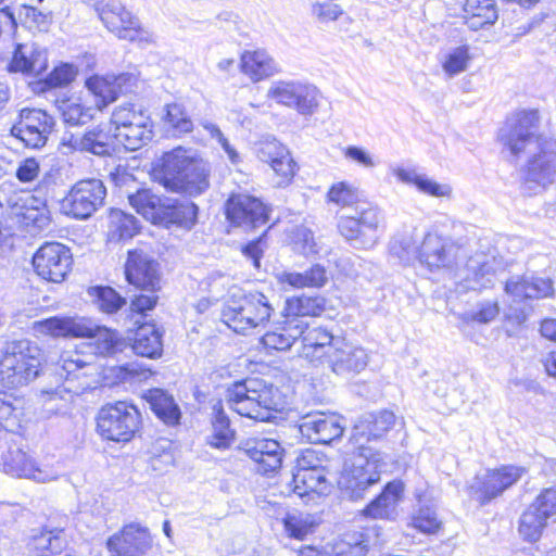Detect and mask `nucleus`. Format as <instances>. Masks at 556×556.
<instances>
[{"label": "nucleus", "instance_id": "obj_64", "mask_svg": "<svg viewBox=\"0 0 556 556\" xmlns=\"http://www.w3.org/2000/svg\"><path fill=\"white\" fill-rule=\"evenodd\" d=\"M368 264L369 263L357 255L342 256L337 261V267L339 270L351 278H356L363 275V267Z\"/></svg>", "mask_w": 556, "mask_h": 556}, {"label": "nucleus", "instance_id": "obj_32", "mask_svg": "<svg viewBox=\"0 0 556 556\" xmlns=\"http://www.w3.org/2000/svg\"><path fill=\"white\" fill-rule=\"evenodd\" d=\"M403 493L404 483L401 480L388 482L381 493L362 510L363 516L371 519H390Z\"/></svg>", "mask_w": 556, "mask_h": 556}, {"label": "nucleus", "instance_id": "obj_62", "mask_svg": "<svg viewBox=\"0 0 556 556\" xmlns=\"http://www.w3.org/2000/svg\"><path fill=\"white\" fill-rule=\"evenodd\" d=\"M342 13L340 5L332 2H316L312 7L313 16L323 24L338 20Z\"/></svg>", "mask_w": 556, "mask_h": 556}, {"label": "nucleus", "instance_id": "obj_52", "mask_svg": "<svg viewBox=\"0 0 556 556\" xmlns=\"http://www.w3.org/2000/svg\"><path fill=\"white\" fill-rule=\"evenodd\" d=\"M328 200L339 206H351L359 197L358 189L353 185L340 181L331 186L328 191Z\"/></svg>", "mask_w": 556, "mask_h": 556}, {"label": "nucleus", "instance_id": "obj_7", "mask_svg": "<svg viewBox=\"0 0 556 556\" xmlns=\"http://www.w3.org/2000/svg\"><path fill=\"white\" fill-rule=\"evenodd\" d=\"M114 139L129 151H137L153 138V122L149 112L131 103L117 106L111 116Z\"/></svg>", "mask_w": 556, "mask_h": 556}, {"label": "nucleus", "instance_id": "obj_46", "mask_svg": "<svg viewBox=\"0 0 556 556\" xmlns=\"http://www.w3.org/2000/svg\"><path fill=\"white\" fill-rule=\"evenodd\" d=\"M162 200L163 198L154 194L150 189H139L128 195L129 204L152 224H155Z\"/></svg>", "mask_w": 556, "mask_h": 556}, {"label": "nucleus", "instance_id": "obj_49", "mask_svg": "<svg viewBox=\"0 0 556 556\" xmlns=\"http://www.w3.org/2000/svg\"><path fill=\"white\" fill-rule=\"evenodd\" d=\"M60 111L64 123L72 126H81L93 119L94 109L85 106L76 101H63Z\"/></svg>", "mask_w": 556, "mask_h": 556}, {"label": "nucleus", "instance_id": "obj_42", "mask_svg": "<svg viewBox=\"0 0 556 556\" xmlns=\"http://www.w3.org/2000/svg\"><path fill=\"white\" fill-rule=\"evenodd\" d=\"M148 401L153 413L166 425L174 426L179 422L180 409L167 392L161 389L151 390Z\"/></svg>", "mask_w": 556, "mask_h": 556}, {"label": "nucleus", "instance_id": "obj_40", "mask_svg": "<svg viewBox=\"0 0 556 556\" xmlns=\"http://www.w3.org/2000/svg\"><path fill=\"white\" fill-rule=\"evenodd\" d=\"M384 539L382 538L381 527L372 525L364 528L359 533V540L354 543L341 542L333 547L332 556H366L370 547L382 545Z\"/></svg>", "mask_w": 556, "mask_h": 556}, {"label": "nucleus", "instance_id": "obj_30", "mask_svg": "<svg viewBox=\"0 0 556 556\" xmlns=\"http://www.w3.org/2000/svg\"><path fill=\"white\" fill-rule=\"evenodd\" d=\"M505 292L515 301L551 296L554 292L553 282L548 278L534 276H516L505 283Z\"/></svg>", "mask_w": 556, "mask_h": 556}, {"label": "nucleus", "instance_id": "obj_48", "mask_svg": "<svg viewBox=\"0 0 556 556\" xmlns=\"http://www.w3.org/2000/svg\"><path fill=\"white\" fill-rule=\"evenodd\" d=\"M110 231L119 240L132 238L139 229L138 219L119 208H113L110 213Z\"/></svg>", "mask_w": 556, "mask_h": 556}, {"label": "nucleus", "instance_id": "obj_28", "mask_svg": "<svg viewBox=\"0 0 556 556\" xmlns=\"http://www.w3.org/2000/svg\"><path fill=\"white\" fill-rule=\"evenodd\" d=\"M198 206L189 200L164 197L154 225L190 229L197 220Z\"/></svg>", "mask_w": 556, "mask_h": 556}, {"label": "nucleus", "instance_id": "obj_35", "mask_svg": "<svg viewBox=\"0 0 556 556\" xmlns=\"http://www.w3.org/2000/svg\"><path fill=\"white\" fill-rule=\"evenodd\" d=\"M129 340L132 352L138 356L157 358L163 353L162 332L155 325H141Z\"/></svg>", "mask_w": 556, "mask_h": 556}, {"label": "nucleus", "instance_id": "obj_10", "mask_svg": "<svg viewBox=\"0 0 556 556\" xmlns=\"http://www.w3.org/2000/svg\"><path fill=\"white\" fill-rule=\"evenodd\" d=\"M96 10L105 27L119 39L136 41L140 45L155 43V35L144 28L139 18L132 15L119 1H99L96 4Z\"/></svg>", "mask_w": 556, "mask_h": 556}, {"label": "nucleus", "instance_id": "obj_59", "mask_svg": "<svg viewBox=\"0 0 556 556\" xmlns=\"http://www.w3.org/2000/svg\"><path fill=\"white\" fill-rule=\"evenodd\" d=\"M288 153H290L288 149L276 139L262 141L256 150L257 157L270 166L274 164V161L286 156Z\"/></svg>", "mask_w": 556, "mask_h": 556}, {"label": "nucleus", "instance_id": "obj_31", "mask_svg": "<svg viewBox=\"0 0 556 556\" xmlns=\"http://www.w3.org/2000/svg\"><path fill=\"white\" fill-rule=\"evenodd\" d=\"M302 334L299 339L302 341L303 355L309 361L327 359L330 348L334 345L336 338L330 331L321 326L309 327L308 324H302Z\"/></svg>", "mask_w": 556, "mask_h": 556}, {"label": "nucleus", "instance_id": "obj_25", "mask_svg": "<svg viewBox=\"0 0 556 556\" xmlns=\"http://www.w3.org/2000/svg\"><path fill=\"white\" fill-rule=\"evenodd\" d=\"M457 277L460 291L489 288L495 279L494 260L477 253L468 258L464 268L458 269Z\"/></svg>", "mask_w": 556, "mask_h": 556}, {"label": "nucleus", "instance_id": "obj_26", "mask_svg": "<svg viewBox=\"0 0 556 556\" xmlns=\"http://www.w3.org/2000/svg\"><path fill=\"white\" fill-rule=\"evenodd\" d=\"M157 266L146 253L130 251L125 264L126 279L141 290L155 291L160 283Z\"/></svg>", "mask_w": 556, "mask_h": 556}, {"label": "nucleus", "instance_id": "obj_13", "mask_svg": "<svg viewBox=\"0 0 556 556\" xmlns=\"http://www.w3.org/2000/svg\"><path fill=\"white\" fill-rule=\"evenodd\" d=\"M267 98L277 104L295 110L303 116L316 113L320 93L317 87L300 80H278L271 84Z\"/></svg>", "mask_w": 556, "mask_h": 556}, {"label": "nucleus", "instance_id": "obj_60", "mask_svg": "<svg viewBox=\"0 0 556 556\" xmlns=\"http://www.w3.org/2000/svg\"><path fill=\"white\" fill-rule=\"evenodd\" d=\"M77 72L72 64L63 63L56 66L45 79V84L49 88L64 87L71 84Z\"/></svg>", "mask_w": 556, "mask_h": 556}, {"label": "nucleus", "instance_id": "obj_16", "mask_svg": "<svg viewBox=\"0 0 556 556\" xmlns=\"http://www.w3.org/2000/svg\"><path fill=\"white\" fill-rule=\"evenodd\" d=\"M54 126V119L42 110L23 109L18 121L11 127V135L26 147L38 149L46 144Z\"/></svg>", "mask_w": 556, "mask_h": 556}, {"label": "nucleus", "instance_id": "obj_19", "mask_svg": "<svg viewBox=\"0 0 556 556\" xmlns=\"http://www.w3.org/2000/svg\"><path fill=\"white\" fill-rule=\"evenodd\" d=\"M342 421L343 418L333 413L312 412L301 417L299 430L312 443L329 444L342 437Z\"/></svg>", "mask_w": 556, "mask_h": 556}, {"label": "nucleus", "instance_id": "obj_45", "mask_svg": "<svg viewBox=\"0 0 556 556\" xmlns=\"http://www.w3.org/2000/svg\"><path fill=\"white\" fill-rule=\"evenodd\" d=\"M523 517H532L534 521L556 518V486L543 489L525 511Z\"/></svg>", "mask_w": 556, "mask_h": 556}, {"label": "nucleus", "instance_id": "obj_50", "mask_svg": "<svg viewBox=\"0 0 556 556\" xmlns=\"http://www.w3.org/2000/svg\"><path fill=\"white\" fill-rule=\"evenodd\" d=\"M498 313L500 307L496 301H484L478 303L476 308L462 313L459 319L466 324H489L497 317Z\"/></svg>", "mask_w": 556, "mask_h": 556}, {"label": "nucleus", "instance_id": "obj_14", "mask_svg": "<svg viewBox=\"0 0 556 556\" xmlns=\"http://www.w3.org/2000/svg\"><path fill=\"white\" fill-rule=\"evenodd\" d=\"M33 266L40 278L60 283L71 270V251L60 242H46L34 254Z\"/></svg>", "mask_w": 556, "mask_h": 556}, {"label": "nucleus", "instance_id": "obj_63", "mask_svg": "<svg viewBox=\"0 0 556 556\" xmlns=\"http://www.w3.org/2000/svg\"><path fill=\"white\" fill-rule=\"evenodd\" d=\"M416 188L425 194L437 198L450 197L452 192V189L448 185L439 184L425 174L420 175L419 179L417 180Z\"/></svg>", "mask_w": 556, "mask_h": 556}, {"label": "nucleus", "instance_id": "obj_18", "mask_svg": "<svg viewBox=\"0 0 556 556\" xmlns=\"http://www.w3.org/2000/svg\"><path fill=\"white\" fill-rule=\"evenodd\" d=\"M141 85L143 80L137 68L117 75H96L86 80L88 90L101 98L103 104L114 102L121 94L135 92Z\"/></svg>", "mask_w": 556, "mask_h": 556}, {"label": "nucleus", "instance_id": "obj_17", "mask_svg": "<svg viewBox=\"0 0 556 556\" xmlns=\"http://www.w3.org/2000/svg\"><path fill=\"white\" fill-rule=\"evenodd\" d=\"M525 472L526 469L523 467L513 465L488 470L483 476H476L470 484L471 493L481 503H486L514 485Z\"/></svg>", "mask_w": 556, "mask_h": 556}, {"label": "nucleus", "instance_id": "obj_55", "mask_svg": "<svg viewBox=\"0 0 556 556\" xmlns=\"http://www.w3.org/2000/svg\"><path fill=\"white\" fill-rule=\"evenodd\" d=\"M90 367V364L83 359L78 353L65 354L61 356L58 374L66 380L77 379L80 377V371Z\"/></svg>", "mask_w": 556, "mask_h": 556}, {"label": "nucleus", "instance_id": "obj_29", "mask_svg": "<svg viewBox=\"0 0 556 556\" xmlns=\"http://www.w3.org/2000/svg\"><path fill=\"white\" fill-rule=\"evenodd\" d=\"M3 469L7 473L18 478H27L37 482H50L58 478V472L51 467H38L22 450L10 451L4 458Z\"/></svg>", "mask_w": 556, "mask_h": 556}, {"label": "nucleus", "instance_id": "obj_47", "mask_svg": "<svg viewBox=\"0 0 556 556\" xmlns=\"http://www.w3.org/2000/svg\"><path fill=\"white\" fill-rule=\"evenodd\" d=\"M88 295L97 307L106 314L116 313L126 304V300L113 288L96 286L88 289Z\"/></svg>", "mask_w": 556, "mask_h": 556}, {"label": "nucleus", "instance_id": "obj_38", "mask_svg": "<svg viewBox=\"0 0 556 556\" xmlns=\"http://www.w3.org/2000/svg\"><path fill=\"white\" fill-rule=\"evenodd\" d=\"M326 305L327 300L321 295L294 296L286 301L281 315L288 319H296L299 324H307L303 317L321 315Z\"/></svg>", "mask_w": 556, "mask_h": 556}, {"label": "nucleus", "instance_id": "obj_56", "mask_svg": "<svg viewBox=\"0 0 556 556\" xmlns=\"http://www.w3.org/2000/svg\"><path fill=\"white\" fill-rule=\"evenodd\" d=\"M61 531L58 529L49 530L47 527L31 539V545L36 549L59 553L63 547V540L60 536Z\"/></svg>", "mask_w": 556, "mask_h": 556}, {"label": "nucleus", "instance_id": "obj_9", "mask_svg": "<svg viewBox=\"0 0 556 556\" xmlns=\"http://www.w3.org/2000/svg\"><path fill=\"white\" fill-rule=\"evenodd\" d=\"M140 426V412L125 401L104 405L97 416L98 433L109 441L127 443L135 438Z\"/></svg>", "mask_w": 556, "mask_h": 556}, {"label": "nucleus", "instance_id": "obj_11", "mask_svg": "<svg viewBox=\"0 0 556 556\" xmlns=\"http://www.w3.org/2000/svg\"><path fill=\"white\" fill-rule=\"evenodd\" d=\"M383 220L384 216L379 207H363L357 216H341L338 220V230L354 249L369 250L379 240Z\"/></svg>", "mask_w": 556, "mask_h": 556}, {"label": "nucleus", "instance_id": "obj_6", "mask_svg": "<svg viewBox=\"0 0 556 556\" xmlns=\"http://www.w3.org/2000/svg\"><path fill=\"white\" fill-rule=\"evenodd\" d=\"M41 350L27 340L10 343L0 361V382L8 389L27 386L39 375Z\"/></svg>", "mask_w": 556, "mask_h": 556}, {"label": "nucleus", "instance_id": "obj_61", "mask_svg": "<svg viewBox=\"0 0 556 556\" xmlns=\"http://www.w3.org/2000/svg\"><path fill=\"white\" fill-rule=\"evenodd\" d=\"M295 162L293 161L290 153L277 161H274V164L270 167L280 178L277 181L278 186H286L292 180L295 174Z\"/></svg>", "mask_w": 556, "mask_h": 556}, {"label": "nucleus", "instance_id": "obj_57", "mask_svg": "<svg viewBox=\"0 0 556 556\" xmlns=\"http://www.w3.org/2000/svg\"><path fill=\"white\" fill-rule=\"evenodd\" d=\"M326 463L327 458L325 454L312 448H306L296 457L293 471L326 469Z\"/></svg>", "mask_w": 556, "mask_h": 556}, {"label": "nucleus", "instance_id": "obj_3", "mask_svg": "<svg viewBox=\"0 0 556 556\" xmlns=\"http://www.w3.org/2000/svg\"><path fill=\"white\" fill-rule=\"evenodd\" d=\"M226 401L240 416L258 421H268L281 405L278 389L258 378L233 382L226 390Z\"/></svg>", "mask_w": 556, "mask_h": 556}, {"label": "nucleus", "instance_id": "obj_34", "mask_svg": "<svg viewBox=\"0 0 556 556\" xmlns=\"http://www.w3.org/2000/svg\"><path fill=\"white\" fill-rule=\"evenodd\" d=\"M240 68L254 83L280 72L277 61L264 49L244 51L240 56Z\"/></svg>", "mask_w": 556, "mask_h": 556}, {"label": "nucleus", "instance_id": "obj_2", "mask_svg": "<svg viewBox=\"0 0 556 556\" xmlns=\"http://www.w3.org/2000/svg\"><path fill=\"white\" fill-rule=\"evenodd\" d=\"M153 174L167 190L190 197L200 195L210 188V164L182 148L164 153Z\"/></svg>", "mask_w": 556, "mask_h": 556}, {"label": "nucleus", "instance_id": "obj_41", "mask_svg": "<svg viewBox=\"0 0 556 556\" xmlns=\"http://www.w3.org/2000/svg\"><path fill=\"white\" fill-rule=\"evenodd\" d=\"M466 24L471 29H480L492 25L497 20L494 0H463Z\"/></svg>", "mask_w": 556, "mask_h": 556}, {"label": "nucleus", "instance_id": "obj_43", "mask_svg": "<svg viewBox=\"0 0 556 556\" xmlns=\"http://www.w3.org/2000/svg\"><path fill=\"white\" fill-rule=\"evenodd\" d=\"M278 279L281 283H288L293 288H320L328 280L324 266L316 264L303 273L283 271Z\"/></svg>", "mask_w": 556, "mask_h": 556}, {"label": "nucleus", "instance_id": "obj_23", "mask_svg": "<svg viewBox=\"0 0 556 556\" xmlns=\"http://www.w3.org/2000/svg\"><path fill=\"white\" fill-rule=\"evenodd\" d=\"M151 545L152 539L140 523H125L122 531L106 542L112 556H144Z\"/></svg>", "mask_w": 556, "mask_h": 556}, {"label": "nucleus", "instance_id": "obj_53", "mask_svg": "<svg viewBox=\"0 0 556 556\" xmlns=\"http://www.w3.org/2000/svg\"><path fill=\"white\" fill-rule=\"evenodd\" d=\"M165 122L178 134L190 132L193 129L191 118L187 114L184 105L179 103H170L166 105Z\"/></svg>", "mask_w": 556, "mask_h": 556}, {"label": "nucleus", "instance_id": "obj_36", "mask_svg": "<svg viewBox=\"0 0 556 556\" xmlns=\"http://www.w3.org/2000/svg\"><path fill=\"white\" fill-rule=\"evenodd\" d=\"M235 435L224 405L217 401L212 407V433L207 435L206 443L217 450H227L233 443Z\"/></svg>", "mask_w": 556, "mask_h": 556}, {"label": "nucleus", "instance_id": "obj_39", "mask_svg": "<svg viewBox=\"0 0 556 556\" xmlns=\"http://www.w3.org/2000/svg\"><path fill=\"white\" fill-rule=\"evenodd\" d=\"M424 236L415 228L396 233L389 243L390 254L403 264L420 260V247Z\"/></svg>", "mask_w": 556, "mask_h": 556}, {"label": "nucleus", "instance_id": "obj_54", "mask_svg": "<svg viewBox=\"0 0 556 556\" xmlns=\"http://www.w3.org/2000/svg\"><path fill=\"white\" fill-rule=\"evenodd\" d=\"M17 402L11 394L0 391V429L13 431L17 425Z\"/></svg>", "mask_w": 556, "mask_h": 556}, {"label": "nucleus", "instance_id": "obj_4", "mask_svg": "<svg viewBox=\"0 0 556 556\" xmlns=\"http://www.w3.org/2000/svg\"><path fill=\"white\" fill-rule=\"evenodd\" d=\"M35 329L52 337L91 338L99 354L113 356L122 353L127 342L116 331L93 324L85 317L53 316L39 320Z\"/></svg>", "mask_w": 556, "mask_h": 556}, {"label": "nucleus", "instance_id": "obj_12", "mask_svg": "<svg viewBox=\"0 0 556 556\" xmlns=\"http://www.w3.org/2000/svg\"><path fill=\"white\" fill-rule=\"evenodd\" d=\"M106 187L98 178L75 182L61 201V212L77 220L90 218L104 205Z\"/></svg>", "mask_w": 556, "mask_h": 556}, {"label": "nucleus", "instance_id": "obj_15", "mask_svg": "<svg viewBox=\"0 0 556 556\" xmlns=\"http://www.w3.org/2000/svg\"><path fill=\"white\" fill-rule=\"evenodd\" d=\"M226 218L244 231L264 226L268 222V210L257 198L249 194H232L226 202Z\"/></svg>", "mask_w": 556, "mask_h": 556}, {"label": "nucleus", "instance_id": "obj_24", "mask_svg": "<svg viewBox=\"0 0 556 556\" xmlns=\"http://www.w3.org/2000/svg\"><path fill=\"white\" fill-rule=\"evenodd\" d=\"M394 422L395 415L390 410L363 415L352 430L350 442L353 448H374L369 443L382 438Z\"/></svg>", "mask_w": 556, "mask_h": 556}, {"label": "nucleus", "instance_id": "obj_58", "mask_svg": "<svg viewBox=\"0 0 556 556\" xmlns=\"http://www.w3.org/2000/svg\"><path fill=\"white\" fill-rule=\"evenodd\" d=\"M18 17L28 28H35L39 31L47 30L51 23L50 14L42 13L30 5H23L20 10Z\"/></svg>", "mask_w": 556, "mask_h": 556}, {"label": "nucleus", "instance_id": "obj_20", "mask_svg": "<svg viewBox=\"0 0 556 556\" xmlns=\"http://www.w3.org/2000/svg\"><path fill=\"white\" fill-rule=\"evenodd\" d=\"M114 141L112 126L100 124L84 134H65L62 138V146L68 151L109 156L115 150Z\"/></svg>", "mask_w": 556, "mask_h": 556}, {"label": "nucleus", "instance_id": "obj_51", "mask_svg": "<svg viewBox=\"0 0 556 556\" xmlns=\"http://www.w3.org/2000/svg\"><path fill=\"white\" fill-rule=\"evenodd\" d=\"M470 56L468 47L460 46L451 50L442 63L443 71L448 77H454L467 70Z\"/></svg>", "mask_w": 556, "mask_h": 556}, {"label": "nucleus", "instance_id": "obj_1", "mask_svg": "<svg viewBox=\"0 0 556 556\" xmlns=\"http://www.w3.org/2000/svg\"><path fill=\"white\" fill-rule=\"evenodd\" d=\"M536 110H522L507 117L497 139L514 160L527 157L525 184L545 188L556 181V140L539 132Z\"/></svg>", "mask_w": 556, "mask_h": 556}, {"label": "nucleus", "instance_id": "obj_27", "mask_svg": "<svg viewBox=\"0 0 556 556\" xmlns=\"http://www.w3.org/2000/svg\"><path fill=\"white\" fill-rule=\"evenodd\" d=\"M241 448L257 465V472L268 475L280 468L282 463V447L273 439H248Z\"/></svg>", "mask_w": 556, "mask_h": 556}, {"label": "nucleus", "instance_id": "obj_33", "mask_svg": "<svg viewBox=\"0 0 556 556\" xmlns=\"http://www.w3.org/2000/svg\"><path fill=\"white\" fill-rule=\"evenodd\" d=\"M47 66L48 59L45 50L37 48L28 49L27 46L18 43L7 65V70L9 73L38 76L47 70Z\"/></svg>", "mask_w": 556, "mask_h": 556}, {"label": "nucleus", "instance_id": "obj_44", "mask_svg": "<svg viewBox=\"0 0 556 556\" xmlns=\"http://www.w3.org/2000/svg\"><path fill=\"white\" fill-rule=\"evenodd\" d=\"M292 480L294 483V493L300 497L309 495L311 493H324L327 490L326 469L292 471Z\"/></svg>", "mask_w": 556, "mask_h": 556}, {"label": "nucleus", "instance_id": "obj_8", "mask_svg": "<svg viewBox=\"0 0 556 556\" xmlns=\"http://www.w3.org/2000/svg\"><path fill=\"white\" fill-rule=\"evenodd\" d=\"M274 312L269 299L261 292H250L229 302L223 309L224 323L237 333L265 326Z\"/></svg>", "mask_w": 556, "mask_h": 556}, {"label": "nucleus", "instance_id": "obj_22", "mask_svg": "<svg viewBox=\"0 0 556 556\" xmlns=\"http://www.w3.org/2000/svg\"><path fill=\"white\" fill-rule=\"evenodd\" d=\"M330 350L331 352H328L325 363L336 375L358 374L368 365L369 356L367 351L344 339H337Z\"/></svg>", "mask_w": 556, "mask_h": 556}, {"label": "nucleus", "instance_id": "obj_21", "mask_svg": "<svg viewBox=\"0 0 556 556\" xmlns=\"http://www.w3.org/2000/svg\"><path fill=\"white\" fill-rule=\"evenodd\" d=\"M460 256H464L463 249L455 242L435 233L424 236L419 262L430 270L452 268Z\"/></svg>", "mask_w": 556, "mask_h": 556}, {"label": "nucleus", "instance_id": "obj_5", "mask_svg": "<svg viewBox=\"0 0 556 556\" xmlns=\"http://www.w3.org/2000/svg\"><path fill=\"white\" fill-rule=\"evenodd\" d=\"M353 454L352 462L345 463L338 484L344 497L357 501L380 481L381 469L386 463L376 448H354Z\"/></svg>", "mask_w": 556, "mask_h": 556}, {"label": "nucleus", "instance_id": "obj_37", "mask_svg": "<svg viewBox=\"0 0 556 556\" xmlns=\"http://www.w3.org/2000/svg\"><path fill=\"white\" fill-rule=\"evenodd\" d=\"M282 318L283 320L279 323L281 325L279 328L266 332L261 338V343L268 351L289 350L302 334V324H299L296 319Z\"/></svg>", "mask_w": 556, "mask_h": 556}]
</instances>
